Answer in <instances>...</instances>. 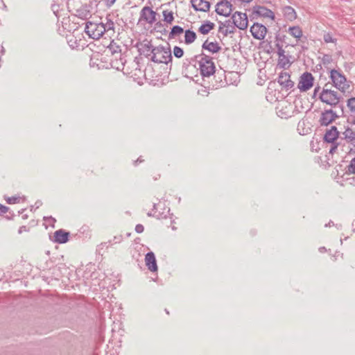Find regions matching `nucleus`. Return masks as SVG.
Masks as SVG:
<instances>
[{
	"label": "nucleus",
	"instance_id": "13d9d810",
	"mask_svg": "<svg viewBox=\"0 0 355 355\" xmlns=\"http://www.w3.org/2000/svg\"><path fill=\"white\" fill-rule=\"evenodd\" d=\"M325 226H326V227H327V226H329V227H330V226H331V223H329L328 225H326Z\"/></svg>",
	"mask_w": 355,
	"mask_h": 355
},
{
	"label": "nucleus",
	"instance_id": "5701e85b",
	"mask_svg": "<svg viewBox=\"0 0 355 355\" xmlns=\"http://www.w3.org/2000/svg\"><path fill=\"white\" fill-rule=\"evenodd\" d=\"M283 14L284 17L288 21H293L297 18L296 12L291 6L284 7Z\"/></svg>",
	"mask_w": 355,
	"mask_h": 355
},
{
	"label": "nucleus",
	"instance_id": "c9c22d12",
	"mask_svg": "<svg viewBox=\"0 0 355 355\" xmlns=\"http://www.w3.org/2000/svg\"><path fill=\"white\" fill-rule=\"evenodd\" d=\"M323 39L325 43H336L337 40L334 38L330 33H326L324 34Z\"/></svg>",
	"mask_w": 355,
	"mask_h": 355
},
{
	"label": "nucleus",
	"instance_id": "423d86ee",
	"mask_svg": "<svg viewBox=\"0 0 355 355\" xmlns=\"http://www.w3.org/2000/svg\"><path fill=\"white\" fill-rule=\"evenodd\" d=\"M250 17L252 19H258L259 17L269 18L274 20L275 16L271 10L265 6L257 5L252 7Z\"/></svg>",
	"mask_w": 355,
	"mask_h": 355
},
{
	"label": "nucleus",
	"instance_id": "20e7f679",
	"mask_svg": "<svg viewBox=\"0 0 355 355\" xmlns=\"http://www.w3.org/2000/svg\"><path fill=\"white\" fill-rule=\"evenodd\" d=\"M85 31L89 37L98 40L105 33L104 22L87 21L85 24Z\"/></svg>",
	"mask_w": 355,
	"mask_h": 355
},
{
	"label": "nucleus",
	"instance_id": "bb28decb",
	"mask_svg": "<svg viewBox=\"0 0 355 355\" xmlns=\"http://www.w3.org/2000/svg\"><path fill=\"white\" fill-rule=\"evenodd\" d=\"M344 139L348 142L355 141V130L352 127L347 126L343 133Z\"/></svg>",
	"mask_w": 355,
	"mask_h": 355
},
{
	"label": "nucleus",
	"instance_id": "7ed1b4c3",
	"mask_svg": "<svg viewBox=\"0 0 355 355\" xmlns=\"http://www.w3.org/2000/svg\"><path fill=\"white\" fill-rule=\"evenodd\" d=\"M319 99L322 103L336 107L339 105L343 97L337 92L324 87L320 94Z\"/></svg>",
	"mask_w": 355,
	"mask_h": 355
},
{
	"label": "nucleus",
	"instance_id": "9b49d317",
	"mask_svg": "<svg viewBox=\"0 0 355 355\" xmlns=\"http://www.w3.org/2000/svg\"><path fill=\"white\" fill-rule=\"evenodd\" d=\"M250 31L253 37L259 40L264 39L268 31L267 28L259 23H254Z\"/></svg>",
	"mask_w": 355,
	"mask_h": 355
},
{
	"label": "nucleus",
	"instance_id": "4be33fe9",
	"mask_svg": "<svg viewBox=\"0 0 355 355\" xmlns=\"http://www.w3.org/2000/svg\"><path fill=\"white\" fill-rule=\"evenodd\" d=\"M89 6L87 4L82 6L80 8L76 10V15L82 19H87L91 17V12L89 9Z\"/></svg>",
	"mask_w": 355,
	"mask_h": 355
},
{
	"label": "nucleus",
	"instance_id": "c756f323",
	"mask_svg": "<svg viewBox=\"0 0 355 355\" xmlns=\"http://www.w3.org/2000/svg\"><path fill=\"white\" fill-rule=\"evenodd\" d=\"M288 33L294 37L300 39L302 36V31L298 26L289 27Z\"/></svg>",
	"mask_w": 355,
	"mask_h": 355
},
{
	"label": "nucleus",
	"instance_id": "dca6fc26",
	"mask_svg": "<svg viewBox=\"0 0 355 355\" xmlns=\"http://www.w3.org/2000/svg\"><path fill=\"white\" fill-rule=\"evenodd\" d=\"M192 7L196 11L208 12L211 4L209 1L205 0H191Z\"/></svg>",
	"mask_w": 355,
	"mask_h": 355
},
{
	"label": "nucleus",
	"instance_id": "4d7b16f0",
	"mask_svg": "<svg viewBox=\"0 0 355 355\" xmlns=\"http://www.w3.org/2000/svg\"><path fill=\"white\" fill-rule=\"evenodd\" d=\"M353 145H354V147H355V143H354V144H353ZM351 150H352V151H354V152L355 153V150L352 149Z\"/></svg>",
	"mask_w": 355,
	"mask_h": 355
},
{
	"label": "nucleus",
	"instance_id": "f704fd0d",
	"mask_svg": "<svg viewBox=\"0 0 355 355\" xmlns=\"http://www.w3.org/2000/svg\"><path fill=\"white\" fill-rule=\"evenodd\" d=\"M347 168V173L355 174V157L350 161Z\"/></svg>",
	"mask_w": 355,
	"mask_h": 355
},
{
	"label": "nucleus",
	"instance_id": "473e14b6",
	"mask_svg": "<svg viewBox=\"0 0 355 355\" xmlns=\"http://www.w3.org/2000/svg\"><path fill=\"white\" fill-rule=\"evenodd\" d=\"M106 22L104 23V27H105V33L108 32L110 31L114 30V23L112 20L109 19L108 17H106Z\"/></svg>",
	"mask_w": 355,
	"mask_h": 355
},
{
	"label": "nucleus",
	"instance_id": "b1692460",
	"mask_svg": "<svg viewBox=\"0 0 355 355\" xmlns=\"http://www.w3.org/2000/svg\"><path fill=\"white\" fill-rule=\"evenodd\" d=\"M155 48V47L152 45L150 42H148L147 43L142 45L140 51H141L142 54L150 60L151 55H153Z\"/></svg>",
	"mask_w": 355,
	"mask_h": 355
},
{
	"label": "nucleus",
	"instance_id": "7c9ffc66",
	"mask_svg": "<svg viewBox=\"0 0 355 355\" xmlns=\"http://www.w3.org/2000/svg\"><path fill=\"white\" fill-rule=\"evenodd\" d=\"M184 32V29L180 26H174L169 33L168 38H175L177 35H180Z\"/></svg>",
	"mask_w": 355,
	"mask_h": 355
},
{
	"label": "nucleus",
	"instance_id": "39448f33",
	"mask_svg": "<svg viewBox=\"0 0 355 355\" xmlns=\"http://www.w3.org/2000/svg\"><path fill=\"white\" fill-rule=\"evenodd\" d=\"M172 55L168 48L164 46H156L154 49L153 55H151L150 60L155 63L168 64L172 60Z\"/></svg>",
	"mask_w": 355,
	"mask_h": 355
},
{
	"label": "nucleus",
	"instance_id": "9d476101",
	"mask_svg": "<svg viewBox=\"0 0 355 355\" xmlns=\"http://www.w3.org/2000/svg\"><path fill=\"white\" fill-rule=\"evenodd\" d=\"M216 12L219 15L228 17L232 12V4L227 0H222L216 4Z\"/></svg>",
	"mask_w": 355,
	"mask_h": 355
},
{
	"label": "nucleus",
	"instance_id": "cd10ccee",
	"mask_svg": "<svg viewBox=\"0 0 355 355\" xmlns=\"http://www.w3.org/2000/svg\"><path fill=\"white\" fill-rule=\"evenodd\" d=\"M196 39V34L194 31L187 30L184 33V42L187 44L193 43Z\"/></svg>",
	"mask_w": 355,
	"mask_h": 355
},
{
	"label": "nucleus",
	"instance_id": "ea45409f",
	"mask_svg": "<svg viewBox=\"0 0 355 355\" xmlns=\"http://www.w3.org/2000/svg\"><path fill=\"white\" fill-rule=\"evenodd\" d=\"M276 47L277 49V54H278L279 58L286 55L285 51L283 49L282 45H280L279 43H277Z\"/></svg>",
	"mask_w": 355,
	"mask_h": 355
},
{
	"label": "nucleus",
	"instance_id": "6e6552de",
	"mask_svg": "<svg viewBox=\"0 0 355 355\" xmlns=\"http://www.w3.org/2000/svg\"><path fill=\"white\" fill-rule=\"evenodd\" d=\"M338 118V115L332 109L324 110L322 112L318 122L321 126H327Z\"/></svg>",
	"mask_w": 355,
	"mask_h": 355
},
{
	"label": "nucleus",
	"instance_id": "0eeeda50",
	"mask_svg": "<svg viewBox=\"0 0 355 355\" xmlns=\"http://www.w3.org/2000/svg\"><path fill=\"white\" fill-rule=\"evenodd\" d=\"M314 78L309 72H304L300 78L298 89L301 92H306L313 87Z\"/></svg>",
	"mask_w": 355,
	"mask_h": 355
},
{
	"label": "nucleus",
	"instance_id": "412c9836",
	"mask_svg": "<svg viewBox=\"0 0 355 355\" xmlns=\"http://www.w3.org/2000/svg\"><path fill=\"white\" fill-rule=\"evenodd\" d=\"M125 62V58L121 55H118V58H116V57H114L112 59H111V66L116 69L118 71H122L124 69V64Z\"/></svg>",
	"mask_w": 355,
	"mask_h": 355
},
{
	"label": "nucleus",
	"instance_id": "393cba45",
	"mask_svg": "<svg viewBox=\"0 0 355 355\" xmlns=\"http://www.w3.org/2000/svg\"><path fill=\"white\" fill-rule=\"evenodd\" d=\"M215 24L210 21H205L198 28V31L202 35L208 34L212 29L214 28Z\"/></svg>",
	"mask_w": 355,
	"mask_h": 355
},
{
	"label": "nucleus",
	"instance_id": "f8f14e48",
	"mask_svg": "<svg viewBox=\"0 0 355 355\" xmlns=\"http://www.w3.org/2000/svg\"><path fill=\"white\" fill-rule=\"evenodd\" d=\"M277 82L286 90L291 89L294 86V82L291 80L290 74L286 71L279 74Z\"/></svg>",
	"mask_w": 355,
	"mask_h": 355
},
{
	"label": "nucleus",
	"instance_id": "603ef678",
	"mask_svg": "<svg viewBox=\"0 0 355 355\" xmlns=\"http://www.w3.org/2000/svg\"><path fill=\"white\" fill-rule=\"evenodd\" d=\"M144 162V159L141 157H139L137 160L135 161L134 164H135V166H137L138 164Z\"/></svg>",
	"mask_w": 355,
	"mask_h": 355
},
{
	"label": "nucleus",
	"instance_id": "a19ab883",
	"mask_svg": "<svg viewBox=\"0 0 355 355\" xmlns=\"http://www.w3.org/2000/svg\"><path fill=\"white\" fill-rule=\"evenodd\" d=\"M276 47L277 49V54H278L279 58L286 55L285 51L283 49L282 45H280L279 43H277Z\"/></svg>",
	"mask_w": 355,
	"mask_h": 355
},
{
	"label": "nucleus",
	"instance_id": "c03bdc74",
	"mask_svg": "<svg viewBox=\"0 0 355 355\" xmlns=\"http://www.w3.org/2000/svg\"><path fill=\"white\" fill-rule=\"evenodd\" d=\"M331 148L329 149V153L330 154H334L336 150H337L338 148V144H335V142H333V143H331Z\"/></svg>",
	"mask_w": 355,
	"mask_h": 355
},
{
	"label": "nucleus",
	"instance_id": "f03ea898",
	"mask_svg": "<svg viewBox=\"0 0 355 355\" xmlns=\"http://www.w3.org/2000/svg\"><path fill=\"white\" fill-rule=\"evenodd\" d=\"M330 78L335 87L341 92H349L350 89V81H348L346 77L336 69H331L330 71Z\"/></svg>",
	"mask_w": 355,
	"mask_h": 355
},
{
	"label": "nucleus",
	"instance_id": "aec40b11",
	"mask_svg": "<svg viewBox=\"0 0 355 355\" xmlns=\"http://www.w3.org/2000/svg\"><path fill=\"white\" fill-rule=\"evenodd\" d=\"M69 232L63 230H58L54 232V241L58 243H64L69 240Z\"/></svg>",
	"mask_w": 355,
	"mask_h": 355
},
{
	"label": "nucleus",
	"instance_id": "f3484780",
	"mask_svg": "<svg viewBox=\"0 0 355 355\" xmlns=\"http://www.w3.org/2000/svg\"><path fill=\"white\" fill-rule=\"evenodd\" d=\"M145 262L148 269L151 272L157 270V265L155 254L153 252H148L145 256Z\"/></svg>",
	"mask_w": 355,
	"mask_h": 355
},
{
	"label": "nucleus",
	"instance_id": "37998d69",
	"mask_svg": "<svg viewBox=\"0 0 355 355\" xmlns=\"http://www.w3.org/2000/svg\"><path fill=\"white\" fill-rule=\"evenodd\" d=\"M347 122L349 125H355V114H350L349 117L347 118Z\"/></svg>",
	"mask_w": 355,
	"mask_h": 355
},
{
	"label": "nucleus",
	"instance_id": "e433bc0d",
	"mask_svg": "<svg viewBox=\"0 0 355 355\" xmlns=\"http://www.w3.org/2000/svg\"><path fill=\"white\" fill-rule=\"evenodd\" d=\"M173 54L176 58H180L183 56L184 51L182 48L175 46L173 48Z\"/></svg>",
	"mask_w": 355,
	"mask_h": 355
},
{
	"label": "nucleus",
	"instance_id": "f257e3e1",
	"mask_svg": "<svg viewBox=\"0 0 355 355\" xmlns=\"http://www.w3.org/2000/svg\"><path fill=\"white\" fill-rule=\"evenodd\" d=\"M198 63L200 74L203 77H209L216 72L215 64L213 58L203 53L195 56Z\"/></svg>",
	"mask_w": 355,
	"mask_h": 355
},
{
	"label": "nucleus",
	"instance_id": "2f4dec72",
	"mask_svg": "<svg viewBox=\"0 0 355 355\" xmlns=\"http://www.w3.org/2000/svg\"><path fill=\"white\" fill-rule=\"evenodd\" d=\"M347 107L350 111V114H355V97H351L347 101Z\"/></svg>",
	"mask_w": 355,
	"mask_h": 355
},
{
	"label": "nucleus",
	"instance_id": "6e6d98bb",
	"mask_svg": "<svg viewBox=\"0 0 355 355\" xmlns=\"http://www.w3.org/2000/svg\"><path fill=\"white\" fill-rule=\"evenodd\" d=\"M165 312L166 313V314H169V311L166 309H165Z\"/></svg>",
	"mask_w": 355,
	"mask_h": 355
},
{
	"label": "nucleus",
	"instance_id": "49530a36",
	"mask_svg": "<svg viewBox=\"0 0 355 355\" xmlns=\"http://www.w3.org/2000/svg\"><path fill=\"white\" fill-rule=\"evenodd\" d=\"M144 227L141 224H137L135 227V231L138 234H141L144 232Z\"/></svg>",
	"mask_w": 355,
	"mask_h": 355
},
{
	"label": "nucleus",
	"instance_id": "4c0bfd02",
	"mask_svg": "<svg viewBox=\"0 0 355 355\" xmlns=\"http://www.w3.org/2000/svg\"><path fill=\"white\" fill-rule=\"evenodd\" d=\"M21 199V198L19 196H12V197H8V198H6V202L8 204H15V203H19L20 202Z\"/></svg>",
	"mask_w": 355,
	"mask_h": 355
},
{
	"label": "nucleus",
	"instance_id": "a878e982",
	"mask_svg": "<svg viewBox=\"0 0 355 355\" xmlns=\"http://www.w3.org/2000/svg\"><path fill=\"white\" fill-rule=\"evenodd\" d=\"M109 51L112 53L113 57L118 58V55H121V49L116 42L112 41L110 45L107 46Z\"/></svg>",
	"mask_w": 355,
	"mask_h": 355
},
{
	"label": "nucleus",
	"instance_id": "1a4fd4ad",
	"mask_svg": "<svg viewBox=\"0 0 355 355\" xmlns=\"http://www.w3.org/2000/svg\"><path fill=\"white\" fill-rule=\"evenodd\" d=\"M232 19L234 26L241 30H245L248 28V17L245 13L236 11L232 16Z\"/></svg>",
	"mask_w": 355,
	"mask_h": 355
},
{
	"label": "nucleus",
	"instance_id": "864d4df0",
	"mask_svg": "<svg viewBox=\"0 0 355 355\" xmlns=\"http://www.w3.org/2000/svg\"><path fill=\"white\" fill-rule=\"evenodd\" d=\"M320 87L319 86L316 87L314 89V93H313V95L315 96L316 94L319 92Z\"/></svg>",
	"mask_w": 355,
	"mask_h": 355
},
{
	"label": "nucleus",
	"instance_id": "6ab92c4d",
	"mask_svg": "<svg viewBox=\"0 0 355 355\" xmlns=\"http://www.w3.org/2000/svg\"><path fill=\"white\" fill-rule=\"evenodd\" d=\"M202 49L215 53L221 50V46L217 42H210L209 40H206L202 45Z\"/></svg>",
	"mask_w": 355,
	"mask_h": 355
},
{
	"label": "nucleus",
	"instance_id": "58836bf2",
	"mask_svg": "<svg viewBox=\"0 0 355 355\" xmlns=\"http://www.w3.org/2000/svg\"><path fill=\"white\" fill-rule=\"evenodd\" d=\"M322 63L324 64H328L332 62V58L331 55L325 54L323 55L322 59Z\"/></svg>",
	"mask_w": 355,
	"mask_h": 355
},
{
	"label": "nucleus",
	"instance_id": "72a5a7b5",
	"mask_svg": "<svg viewBox=\"0 0 355 355\" xmlns=\"http://www.w3.org/2000/svg\"><path fill=\"white\" fill-rule=\"evenodd\" d=\"M290 63H291L290 60L286 55L282 56L281 58H279L278 64L280 67L285 68L286 66H289Z\"/></svg>",
	"mask_w": 355,
	"mask_h": 355
},
{
	"label": "nucleus",
	"instance_id": "ddd939ff",
	"mask_svg": "<svg viewBox=\"0 0 355 355\" xmlns=\"http://www.w3.org/2000/svg\"><path fill=\"white\" fill-rule=\"evenodd\" d=\"M156 12L148 6L144 7L140 12L141 19L150 24L156 21Z\"/></svg>",
	"mask_w": 355,
	"mask_h": 355
},
{
	"label": "nucleus",
	"instance_id": "a211bd4d",
	"mask_svg": "<svg viewBox=\"0 0 355 355\" xmlns=\"http://www.w3.org/2000/svg\"><path fill=\"white\" fill-rule=\"evenodd\" d=\"M339 136V132L336 126H331V128L327 130L324 136V140L327 143H333L337 140Z\"/></svg>",
	"mask_w": 355,
	"mask_h": 355
},
{
	"label": "nucleus",
	"instance_id": "5fc2aeb1",
	"mask_svg": "<svg viewBox=\"0 0 355 355\" xmlns=\"http://www.w3.org/2000/svg\"><path fill=\"white\" fill-rule=\"evenodd\" d=\"M241 2L243 3H250V1H252V0H240Z\"/></svg>",
	"mask_w": 355,
	"mask_h": 355
},
{
	"label": "nucleus",
	"instance_id": "79ce46f5",
	"mask_svg": "<svg viewBox=\"0 0 355 355\" xmlns=\"http://www.w3.org/2000/svg\"><path fill=\"white\" fill-rule=\"evenodd\" d=\"M217 76H218V80H220L219 81V83H220V87H223V86H225V85L227 84L226 82H223L222 81V77L223 76H225V73L224 72H221L220 73L219 72H217V74L215 75V78H216Z\"/></svg>",
	"mask_w": 355,
	"mask_h": 355
},
{
	"label": "nucleus",
	"instance_id": "8fccbe9b",
	"mask_svg": "<svg viewBox=\"0 0 355 355\" xmlns=\"http://www.w3.org/2000/svg\"><path fill=\"white\" fill-rule=\"evenodd\" d=\"M122 240H123L122 235H118V236H115L114 237L113 241H114V243H119L122 241Z\"/></svg>",
	"mask_w": 355,
	"mask_h": 355
},
{
	"label": "nucleus",
	"instance_id": "09e8293b",
	"mask_svg": "<svg viewBox=\"0 0 355 355\" xmlns=\"http://www.w3.org/2000/svg\"><path fill=\"white\" fill-rule=\"evenodd\" d=\"M156 209H157V204L154 203L153 204V213L152 212H149L148 213V216H156V217H159V215L158 214H156Z\"/></svg>",
	"mask_w": 355,
	"mask_h": 355
},
{
	"label": "nucleus",
	"instance_id": "3c124183",
	"mask_svg": "<svg viewBox=\"0 0 355 355\" xmlns=\"http://www.w3.org/2000/svg\"><path fill=\"white\" fill-rule=\"evenodd\" d=\"M104 1H105L106 6L108 8H110L111 6H112L114 5L116 0H104Z\"/></svg>",
	"mask_w": 355,
	"mask_h": 355
},
{
	"label": "nucleus",
	"instance_id": "de8ad7c7",
	"mask_svg": "<svg viewBox=\"0 0 355 355\" xmlns=\"http://www.w3.org/2000/svg\"><path fill=\"white\" fill-rule=\"evenodd\" d=\"M29 230H30V228L28 227H27L26 225H22L19 227V229L18 230V233L20 234L24 232H29Z\"/></svg>",
	"mask_w": 355,
	"mask_h": 355
},
{
	"label": "nucleus",
	"instance_id": "2eb2a0df",
	"mask_svg": "<svg viewBox=\"0 0 355 355\" xmlns=\"http://www.w3.org/2000/svg\"><path fill=\"white\" fill-rule=\"evenodd\" d=\"M235 27L233 21L227 20L225 22H221L219 26L218 31L221 33L225 37L229 34L234 33L235 32Z\"/></svg>",
	"mask_w": 355,
	"mask_h": 355
},
{
	"label": "nucleus",
	"instance_id": "a18cd8bd",
	"mask_svg": "<svg viewBox=\"0 0 355 355\" xmlns=\"http://www.w3.org/2000/svg\"><path fill=\"white\" fill-rule=\"evenodd\" d=\"M9 208L5 205L0 204V216L6 214Z\"/></svg>",
	"mask_w": 355,
	"mask_h": 355
},
{
	"label": "nucleus",
	"instance_id": "4468645a",
	"mask_svg": "<svg viewBox=\"0 0 355 355\" xmlns=\"http://www.w3.org/2000/svg\"><path fill=\"white\" fill-rule=\"evenodd\" d=\"M277 113L282 119H288L292 116L293 113V105L291 103H285L278 107Z\"/></svg>",
	"mask_w": 355,
	"mask_h": 355
},
{
	"label": "nucleus",
	"instance_id": "c85d7f7f",
	"mask_svg": "<svg viewBox=\"0 0 355 355\" xmlns=\"http://www.w3.org/2000/svg\"><path fill=\"white\" fill-rule=\"evenodd\" d=\"M163 21L168 24H171L174 20L173 12L168 10H164L162 12Z\"/></svg>",
	"mask_w": 355,
	"mask_h": 355
}]
</instances>
